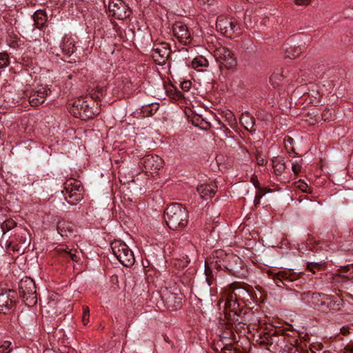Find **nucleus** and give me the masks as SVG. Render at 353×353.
Listing matches in <instances>:
<instances>
[{
  "mask_svg": "<svg viewBox=\"0 0 353 353\" xmlns=\"http://www.w3.org/2000/svg\"><path fill=\"white\" fill-rule=\"evenodd\" d=\"M10 64L9 56L7 53H0V70L6 68Z\"/></svg>",
  "mask_w": 353,
  "mask_h": 353,
  "instance_id": "nucleus-34",
  "label": "nucleus"
},
{
  "mask_svg": "<svg viewBox=\"0 0 353 353\" xmlns=\"http://www.w3.org/2000/svg\"><path fill=\"white\" fill-rule=\"evenodd\" d=\"M262 188V190L261 191V194L264 193V194H265L266 192H272V190L270 188Z\"/></svg>",
  "mask_w": 353,
  "mask_h": 353,
  "instance_id": "nucleus-50",
  "label": "nucleus"
},
{
  "mask_svg": "<svg viewBox=\"0 0 353 353\" xmlns=\"http://www.w3.org/2000/svg\"><path fill=\"white\" fill-rule=\"evenodd\" d=\"M111 249L118 261L124 266L130 267L134 263V254L125 243L114 241L111 243Z\"/></svg>",
  "mask_w": 353,
  "mask_h": 353,
  "instance_id": "nucleus-2",
  "label": "nucleus"
},
{
  "mask_svg": "<svg viewBox=\"0 0 353 353\" xmlns=\"http://www.w3.org/2000/svg\"><path fill=\"white\" fill-rule=\"evenodd\" d=\"M301 169V165H300L298 163H293L292 166V170L294 172V174H297L300 172Z\"/></svg>",
  "mask_w": 353,
  "mask_h": 353,
  "instance_id": "nucleus-44",
  "label": "nucleus"
},
{
  "mask_svg": "<svg viewBox=\"0 0 353 353\" xmlns=\"http://www.w3.org/2000/svg\"><path fill=\"white\" fill-rule=\"evenodd\" d=\"M310 297L311 303L314 307L322 309L323 311L325 310L327 301H328V295L324 294L312 293L307 292L301 294V299L305 300L306 298Z\"/></svg>",
  "mask_w": 353,
  "mask_h": 353,
  "instance_id": "nucleus-10",
  "label": "nucleus"
},
{
  "mask_svg": "<svg viewBox=\"0 0 353 353\" xmlns=\"http://www.w3.org/2000/svg\"><path fill=\"white\" fill-rule=\"evenodd\" d=\"M83 187L79 181L74 179H68L64 183V189L62 190V193L73 192V191H82Z\"/></svg>",
  "mask_w": 353,
  "mask_h": 353,
  "instance_id": "nucleus-18",
  "label": "nucleus"
},
{
  "mask_svg": "<svg viewBox=\"0 0 353 353\" xmlns=\"http://www.w3.org/2000/svg\"><path fill=\"white\" fill-rule=\"evenodd\" d=\"M214 57L219 64L220 70L232 69L237 63L236 59L234 53L225 46L217 47L214 51Z\"/></svg>",
  "mask_w": 353,
  "mask_h": 353,
  "instance_id": "nucleus-4",
  "label": "nucleus"
},
{
  "mask_svg": "<svg viewBox=\"0 0 353 353\" xmlns=\"http://www.w3.org/2000/svg\"><path fill=\"white\" fill-rule=\"evenodd\" d=\"M294 139L292 137H287L284 139V146L288 153L294 152L296 154L297 153L295 152L294 148L293 146Z\"/></svg>",
  "mask_w": 353,
  "mask_h": 353,
  "instance_id": "nucleus-32",
  "label": "nucleus"
},
{
  "mask_svg": "<svg viewBox=\"0 0 353 353\" xmlns=\"http://www.w3.org/2000/svg\"><path fill=\"white\" fill-rule=\"evenodd\" d=\"M16 293L8 289L0 290V312L6 314L14 306Z\"/></svg>",
  "mask_w": 353,
  "mask_h": 353,
  "instance_id": "nucleus-7",
  "label": "nucleus"
},
{
  "mask_svg": "<svg viewBox=\"0 0 353 353\" xmlns=\"http://www.w3.org/2000/svg\"><path fill=\"white\" fill-rule=\"evenodd\" d=\"M216 27L222 34L228 37H232L239 29L238 24L235 21L223 16L217 19Z\"/></svg>",
  "mask_w": 353,
  "mask_h": 353,
  "instance_id": "nucleus-8",
  "label": "nucleus"
},
{
  "mask_svg": "<svg viewBox=\"0 0 353 353\" xmlns=\"http://www.w3.org/2000/svg\"><path fill=\"white\" fill-rule=\"evenodd\" d=\"M16 222L12 219H7L3 223H2L1 227V229L5 233L6 231H9L11 229L14 228L16 226Z\"/></svg>",
  "mask_w": 353,
  "mask_h": 353,
  "instance_id": "nucleus-33",
  "label": "nucleus"
},
{
  "mask_svg": "<svg viewBox=\"0 0 353 353\" xmlns=\"http://www.w3.org/2000/svg\"><path fill=\"white\" fill-rule=\"evenodd\" d=\"M225 308L228 310V316L235 322H241V319H239V315L237 314L236 308H233V305L231 301H226Z\"/></svg>",
  "mask_w": 353,
  "mask_h": 353,
  "instance_id": "nucleus-24",
  "label": "nucleus"
},
{
  "mask_svg": "<svg viewBox=\"0 0 353 353\" xmlns=\"http://www.w3.org/2000/svg\"><path fill=\"white\" fill-rule=\"evenodd\" d=\"M16 239L23 248H27L30 243L28 232L25 230L16 234Z\"/></svg>",
  "mask_w": 353,
  "mask_h": 353,
  "instance_id": "nucleus-22",
  "label": "nucleus"
},
{
  "mask_svg": "<svg viewBox=\"0 0 353 353\" xmlns=\"http://www.w3.org/2000/svg\"><path fill=\"white\" fill-rule=\"evenodd\" d=\"M323 119L325 121L327 119V118H325V114H324V115H323Z\"/></svg>",
  "mask_w": 353,
  "mask_h": 353,
  "instance_id": "nucleus-55",
  "label": "nucleus"
},
{
  "mask_svg": "<svg viewBox=\"0 0 353 353\" xmlns=\"http://www.w3.org/2000/svg\"><path fill=\"white\" fill-rule=\"evenodd\" d=\"M81 191H73V192H70H70H64L63 194H68V196L69 194H78V193H81Z\"/></svg>",
  "mask_w": 353,
  "mask_h": 353,
  "instance_id": "nucleus-53",
  "label": "nucleus"
},
{
  "mask_svg": "<svg viewBox=\"0 0 353 353\" xmlns=\"http://www.w3.org/2000/svg\"><path fill=\"white\" fill-rule=\"evenodd\" d=\"M225 117L226 119L228 121L229 124L230 125H232L236 123V118L232 112L228 111L227 112H225Z\"/></svg>",
  "mask_w": 353,
  "mask_h": 353,
  "instance_id": "nucleus-37",
  "label": "nucleus"
},
{
  "mask_svg": "<svg viewBox=\"0 0 353 353\" xmlns=\"http://www.w3.org/2000/svg\"><path fill=\"white\" fill-rule=\"evenodd\" d=\"M65 199L69 204L76 205L79 201L82 200L83 196L81 193L69 194L68 196H65Z\"/></svg>",
  "mask_w": 353,
  "mask_h": 353,
  "instance_id": "nucleus-30",
  "label": "nucleus"
},
{
  "mask_svg": "<svg viewBox=\"0 0 353 353\" xmlns=\"http://www.w3.org/2000/svg\"><path fill=\"white\" fill-rule=\"evenodd\" d=\"M341 333H342L343 334H344V335H345V334H347V333L349 332V331H348V328L345 327H343L341 329Z\"/></svg>",
  "mask_w": 353,
  "mask_h": 353,
  "instance_id": "nucleus-52",
  "label": "nucleus"
},
{
  "mask_svg": "<svg viewBox=\"0 0 353 353\" xmlns=\"http://www.w3.org/2000/svg\"><path fill=\"white\" fill-rule=\"evenodd\" d=\"M268 160L264 156H256V163L259 165H264L267 163Z\"/></svg>",
  "mask_w": 353,
  "mask_h": 353,
  "instance_id": "nucleus-40",
  "label": "nucleus"
},
{
  "mask_svg": "<svg viewBox=\"0 0 353 353\" xmlns=\"http://www.w3.org/2000/svg\"><path fill=\"white\" fill-rule=\"evenodd\" d=\"M324 267L323 263L310 262L307 263V270L315 274V270H320Z\"/></svg>",
  "mask_w": 353,
  "mask_h": 353,
  "instance_id": "nucleus-35",
  "label": "nucleus"
},
{
  "mask_svg": "<svg viewBox=\"0 0 353 353\" xmlns=\"http://www.w3.org/2000/svg\"><path fill=\"white\" fill-rule=\"evenodd\" d=\"M181 89L184 91H188L191 87V82L190 81H183L181 85Z\"/></svg>",
  "mask_w": 353,
  "mask_h": 353,
  "instance_id": "nucleus-41",
  "label": "nucleus"
},
{
  "mask_svg": "<svg viewBox=\"0 0 353 353\" xmlns=\"http://www.w3.org/2000/svg\"><path fill=\"white\" fill-rule=\"evenodd\" d=\"M48 89L43 85L34 88L29 96V102L32 106H37L43 103L48 95Z\"/></svg>",
  "mask_w": 353,
  "mask_h": 353,
  "instance_id": "nucleus-12",
  "label": "nucleus"
},
{
  "mask_svg": "<svg viewBox=\"0 0 353 353\" xmlns=\"http://www.w3.org/2000/svg\"><path fill=\"white\" fill-rule=\"evenodd\" d=\"M209 65L208 59L203 56H197L192 61V67L194 69L208 67Z\"/></svg>",
  "mask_w": 353,
  "mask_h": 353,
  "instance_id": "nucleus-25",
  "label": "nucleus"
},
{
  "mask_svg": "<svg viewBox=\"0 0 353 353\" xmlns=\"http://www.w3.org/2000/svg\"><path fill=\"white\" fill-rule=\"evenodd\" d=\"M83 314H85V315H90V310H89V307L88 306L83 307Z\"/></svg>",
  "mask_w": 353,
  "mask_h": 353,
  "instance_id": "nucleus-51",
  "label": "nucleus"
},
{
  "mask_svg": "<svg viewBox=\"0 0 353 353\" xmlns=\"http://www.w3.org/2000/svg\"><path fill=\"white\" fill-rule=\"evenodd\" d=\"M19 292L27 305H34L37 302L36 285L32 279L26 276L19 283Z\"/></svg>",
  "mask_w": 353,
  "mask_h": 353,
  "instance_id": "nucleus-3",
  "label": "nucleus"
},
{
  "mask_svg": "<svg viewBox=\"0 0 353 353\" xmlns=\"http://www.w3.org/2000/svg\"><path fill=\"white\" fill-rule=\"evenodd\" d=\"M73 105L78 110V113L74 112V114H77L76 117H81L83 119H85L86 118L85 111L87 110V108H90L88 101L83 99H78L74 102Z\"/></svg>",
  "mask_w": 353,
  "mask_h": 353,
  "instance_id": "nucleus-17",
  "label": "nucleus"
},
{
  "mask_svg": "<svg viewBox=\"0 0 353 353\" xmlns=\"http://www.w3.org/2000/svg\"><path fill=\"white\" fill-rule=\"evenodd\" d=\"M292 350H294L295 352L297 351L296 348L294 347Z\"/></svg>",
  "mask_w": 353,
  "mask_h": 353,
  "instance_id": "nucleus-56",
  "label": "nucleus"
},
{
  "mask_svg": "<svg viewBox=\"0 0 353 353\" xmlns=\"http://www.w3.org/2000/svg\"><path fill=\"white\" fill-rule=\"evenodd\" d=\"M251 181L252 182V183L254 184V185L256 188H261L259 187V182L257 179V176L256 175H253L251 178Z\"/></svg>",
  "mask_w": 353,
  "mask_h": 353,
  "instance_id": "nucleus-45",
  "label": "nucleus"
},
{
  "mask_svg": "<svg viewBox=\"0 0 353 353\" xmlns=\"http://www.w3.org/2000/svg\"><path fill=\"white\" fill-rule=\"evenodd\" d=\"M173 34L181 43L187 45L190 43L192 37L186 25L181 22H176L172 27Z\"/></svg>",
  "mask_w": 353,
  "mask_h": 353,
  "instance_id": "nucleus-9",
  "label": "nucleus"
},
{
  "mask_svg": "<svg viewBox=\"0 0 353 353\" xmlns=\"http://www.w3.org/2000/svg\"><path fill=\"white\" fill-rule=\"evenodd\" d=\"M61 49L66 55L72 54L75 50L74 41L71 37H65L63 39Z\"/></svg>",
  "mask_w": 353,
  "mask_h": 353,
  "instance_id": "nucleus-19",
  "label": "nucleus"
},
{
  "mask_svg": "<svg viewBox=\"0 0 353 353\" xmlns=\"http://www.w3.org/2000/svg\"><path fill=\"white\" fill-rule=\"evenodd\" d=\"M303 192H306V188L307 187V184L301 182L300 185L298 186Z\"/></svg>",
  "mask_w": 353,
  "mask_h": 353,
  "instance_id": "nucleus-48",
  "label": "nucleus"
},
{
  "mask_svg": "<svg viewBox=\"0 0 353 353\" xmlns=\"http://www.w3.org/2000/svg\"><path fill=\"white\" fill-rule=\"evenodd\" d=\"M298 278V275L294 272L292 270L285 271H279L277 273L272 274V279L276 282L279 286V284L277 281L283 283V281H292Z\"/></svg>",
  "mask_w": 353,
  "mask_h": 353,
  "instance_id": "nucleus-14",
  "label": "nucleus"
},
{
  "mask_svg": "<svg viewBox=\"0 0 353 353\" xmlns=\"http://www.w3.org/2000/svg\"><path fill=\"white\" fill-rule=\"evenodd\" d=\"M245 152L250 154H260L263 152L262 143L257 141L254 145H249L248 148L245 149V151H241V152Z\"/></svg>",
  "mask_w": 353,
  "mask_h": 353,
  "instance_id": "nucleus-26",
  "label": "nucleus"
},
{
  "mask_svg": "<svg viewBox=\"0 0 353 353\" xmlns=\"http://www.w3.org/2000/svg\"><path fill=\"white\" fill-rule=\"evenodd\" d=\"M108 8L110 14L120 20L127 18L131 13L128 6L122 0H110Z\"/></svg>",
  "mask_w": 353,
  "mask_h": 353,
  "instance_id": "nucleus-5",
  "label": "nucleus"
},
{
  "mask_svg": "<svg viewBox=\"0 0 353 353\" xmlns=\"http://www.w3.org/2000/svg\"><path fill=\"white\" fill-rule=\"evenodd\" d=\"M201 3L211 5L214 0H199Z\"/></svg>",
  "mask_w": 353,
  "mask_h": 353,
  "instance_id": "nucleus-49",
  "label": "nucleus"
},
{
  "mask_svg": "<svg viewBox=\"0 0 353 353\" xmlns=\"http://www.w3.org/2000/svg\"><path fill=\"white\" fill-rule=\"evenodd\" d=\"M32 17L37 28L42 27L47 20V16L43 10L36 11Z\"/></svg>",
  "mask_w": 353,
  "mask_h": 353,
  "instance_id": "nucleus-23",
  "label": "nucleus"
},
{
  "mask_svg": "<svg viewBox=\"0 0 353 353\" xmlns=\"http://www.w3.org/2000/svg\"><path fill=\"white\" fill-rule=\"evenodd\" d=\"M93 105L90 106V109L87 108V110L85 111V117L87 118H92L94 116H97L100 113V109L95 104L94 102L92 103Z\"/></svg>",
  "mask_w": 353,
  "mask_h": 353,
  "instance_id": "nucleus-29",
  "label": "nucleus"
},
{
  "mask_svg": "<svg viewBox=\"0 0 353 353\" xmlns=\"http://www.w3.org/2000/svg\"><path fill=\"white\" fill-rule=\"evenodd\" d=\"M311 2V0H294V3L296 6H308Z\"/></svg>",
  "mask_w": 353,
  "mask_h": 353,
  "instance_id": "nucleus-42",
  "label": "nucleus"
},
{
  "mask_svg": "<svg viewBox=\"0 0 353 353\" xmlns=\"http://www.w3.org/2000/svg\"><path fill=\"white\" fill-rule=\"evenodd\" d=\"M274 335H271L270 333L265 332L260 335L258 342L263 345H271L272 343Z\"/></svg>",
  "mask_w": 353,
  "mask_h": 353,
  "instance_id": "nucleus-28",
  "label": "nucleus"
},
{
  "mask_svg": "<svg viewBox=\"0 0 353 353\" xmlns=\"http://www.w3.org/2000/svg\"><path fill=\"white\" fill-rule=\"evenodd\" d=\"M287 56L290 59H295L299 55V49L296 48L293 53H290L289 51L287 52Z\"/></svg>",
  "mask_w": 353,
  "mask_h": 353,
  "instance_id": "nucleus-43",
  "label": "nucleus"
},
{
  "mask_svg": "<svg viewBox=\"0 0 353 353\" xmlns=\"http://www.w3.org/2000/svg\"><path fill=\"white\" fill-rule=\"evenodd\" d=\"M183 259L184 260H181L182 264L181 265V266L183 268L187 266L189 262L190 261V259L189 258L188 256H185V257H183Z\"/></svg>",
  "mask_w": 353,
  "mask_h": 353,
  "instance_id": "nucleus-46",
  "label": "nucleus"
},
{
  "mask_svg": "<svg viewBox=\"0 0 353 353\" xmlns=\"http://www.w3.org/2000/svg\"><path fill=\"white\" fill-rule=\"evenodd\" d=\"M272 162L274 172L276 174H281L285 171L286 165L283 159H280L279 157H274V158L272 160Z\"/></svg>",
  "mask_w": 353,
  "mask_h": 353,
  "instance_id": "nucleus-21",
  "label": "nucleus"
},
{
  "mask_svg": "<svg viewBox=\"0 0 353 353\" xmlns=\"http://www.w3.org/2000/svg\"><path fill=\"white\" fill-rule=\"evenodd\" d=\"M248 294V292L243 288L236 287L235 285L230 286L225 292L226 301H231L233 308L238 307L237 299H240L242 295Z\"/></svg>",
  "mask_w": 353,
  "mask_h": 353,
  "instance_id": "nucleus-11",
  "label": "nucleus"
},
{
  "mask_svg": "<svg viewBox=\"0 0 353 353\" xmlns=\"http://www.w3.org/2000/svg\"><path fill=\"white\" fill-rule=\"evenodd\" d=\"M65 254L74 261H77L79 259L78 256L77 255V250H63Z\"/></svg>",
  "mask_w": 353,
  "mask_h": 353,
  "instance_id": "nucleus-38",
  "label": "nucleus"
},
{
  "mask_svg": "<svg viewBox=\"0 0 353 353\" xmlns=\"http://www.w3.org/2000/svg\"><path fill=\"white\" fill-rule=\"evenodd\" d=\"M130 85H131V83H130L127 82V83L124 85V87H123V88H130Z\"/></svg>",
  "mask_w": 353,
  "mask_h": 353,
  "instance_id": "nucleus-54",
  "label": "nucleus"
},
{
  "mask_svg": "<svg viewBox=\"0 0 353 353\" xmlns=\"http://www.w3.org/2000/svg\"><path fill=\"white\" fill-rule=\"evenodd\" d=\"M205 281L207 282L208 286L210 287L214 283V279L212 274V271L208 265H205Z\"/></svg>",
  "mask_w": 353,
  "mask_h": 353,
  "instance_id": "nucleus-31",
  "label": "nucleus"
},
{
  "mask_svg": "<svg viewBox=\"0 0 353 353\" xmlns=\"http://www.w3.org/2000/svg\"><path fill=\"white\" fill-rule=\"evenodd\" d=\"M326 309L330 311H339L341 309V300L334 299L328 296V301H326Z\"/></svg>",
  "mask_w": 353,
  "mask_h": 353,
  "instance_id": "nucleus-27",
  "label": "nucleus"
},
{
  "mask_svg": "<svg viewBox=\"0 0 353 353\" xmlns=\"http://www.w3.org/2000/svg\"><path fill=\"white\" fill-rule=\"evenodd\" d=\"M262 188H259L258 192L256 194L255 199H254V204L255 206H257L260 203V199L263 197L264 195V193L261 194Z\"/></svg>",
  "mask_w": 353,
  "mask_h": 353,
  "instance_id": "nucleus-39",
  "label": "nucleus"
},
{
  "mask_svg": "<svg viewBox=\"0 0 353 353\" xmlns=\"http://www.w3.org/2000/svg\"><path fill=\"white\" fill-rule=\"evenodd\" d=\"M57 230L62 237H68L73 233V225L65 221H61L57 223Z\"/></svg>",
  "mask_w": 353,
  "mask_h": 353,
  "instance_id": "nucleus-16",
  "label": "nucleus"
},
{
  "mask_svg": "<svg viewBox=\"0 0 353 353\" xmlns=\"http://www.w3.org/2000/svg\"><path fill=\"white\" fill-rule=\"evenodd\" d=\"M216 188L214 184H201L197 187V192L202 198H212L216 191Z\"/></svg>",
  "mask_w": 353,
  "mask_h": 353,
  "instance_id": "nucleus-15",
  "label": "nucleus"
},
{
  "mask_svg": "<svg viewBox=\"0 0 353 353\" xmlns=\"http://www.w3.org/2000/svg\"><path fill=\"white\" fill-rule=\"evenodd\" d=\"M89 316L90 315H85V314H83V316H82V322L83 323V325H87L89 322Z\"/></svg>",
  "mask_w": 353,
  "mask_h": 353,
  "instance_id": "nucleus-47",
  "label": "nucleus"
},
{
  "mask_svg": "<svg viewBox=\"0 0 353 353\" xmlns=\"http://www.w3.org/2000/svg\"><path fill=\"white\" fill-rule=\"evenodd\" d=\"M240 122L247 130L255 131L254 119L249 114H243L240 118Z\"/></svg>",
  "mask_w": 353,
  "mask_h": 353,
  "instance_id": "nucleus-20",
  "label": "nucleus"
},
{
  "mask_svg": "<svg viewBox=\"0 0 353 353\" xmlns=\"http://www.w3.org/2000/svg\"><path fill=\"white\" fill-rule=\"evenodd\" d=\"M170 54L169 45L166 43H157L151 51V57L154 61L159 65H164Z\"/></svg>",
  "mask_w": 353,
  "mask_h": 353,
  "instance_id": "nucleus-6",
  "label": "nucleus"
},
{
  "mask_svg": "<svg viewBox=\"0 0 353 353\" xmlns=\"http://www.w3.org/2000/svg\"><path fill=\"white\" fill-rule=\"evenodd\" d=\"M142 163L147 171H154L163 168L164 161L161 156H144Z\"/></svg>",
  "mask_w": 353,
  "mask_h": 353,
  "instance_id": "nucleus-13",
  "label": "nucleus"
},
{
  "mask_svg": "<svg viewBox=\"0 0 353 353\" xmlns=\"http://www.w3.org/2000/svg\"><path fill=\"white\" fill-rule=\"evenodd\" d=\"M188 217L187 209L177 203L169 205L164 212L166 224L173 230L183 229L188 225Z\"/></svg>",
  "mask_w": 353,
  "mask_h": 353,
  "instance_id": "nucleus-1",
  "label": "nucleus"
},
{
  "mask_svg": "<svg viewBox=\"0 0 353 353\" xmlns=\"http://www.w3.org/2000/svg\"><path fill=\"white\" fill-rule=\"evenodd\" d=\"M10 345L11 343L10 341H4L0 346V353H10L12 350Z\"/></svg>",
  "mask_w": 353,
  "mask_h": 353,
  "instance_id": "nucleus-36",
  "label": "nucleus"
}]
</instances>
